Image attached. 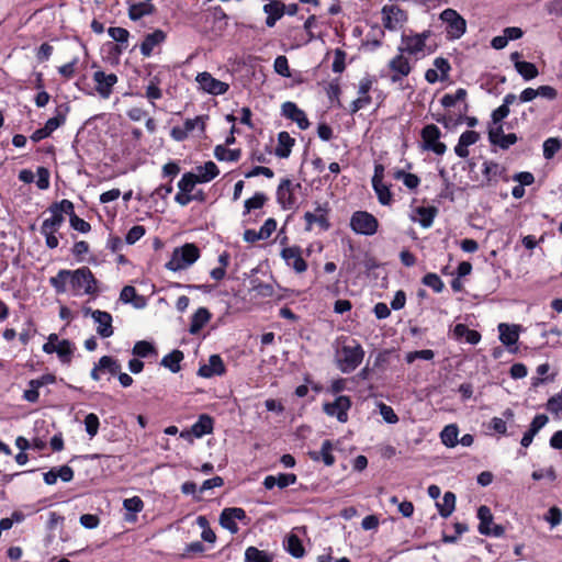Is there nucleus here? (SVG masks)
I'll list each match as a JSON object with an SVG mask.
<instances>
[{"mask_svg":"<svg viewBox=\"0 0 562 562\" xmlns=\"http://www.w3.org/2000/svg\"><path fill=\"white\" fill-rule=\"evenodd\" d=\"M422 283L430 289L435 293H441L445 289V283L440 277L435 272H428L422 278Z\"/></svg>","mask_w":562,"mask_h":562,"instance_id":"obj_50","label":"nucleus"},{"mask_svg":"<svg viewBox=\"0 0 562 562\" xmlns=\"http://www.w3.org/2000/svg\"><path fill=\"white\" fill-rule=\"evenodd\" d=\"M381 14L384 29L392 32L402 29L408 20V13L394 3L383 5Z\"/></svg>","mask_w":562,"mask_h":562,"instance_id":"obj_8","label":"nucleus"},{"mask_svg":"<svg viewBox=\"0 0 562 562\" xmlns=\"http://www.w3.org/2000/svg\"><path fill=\"white\" fill-rule=\"evenodd\" d=\"M123 507L127 512L125 520L130 522L136 521V515L144 509V502L139 496H133L123 501Z\"/></svg>","mask_w":562,"mask_h":562,"instance_id":"obj_30","label":"nucleus"},{"mask_svg":"<svg viewBox=\"0 0 562 562\" xmlns=\"http://www.w3.org/2000/svg\"><path fill=\"white\" fill-rule=\"evenodd\" d=\"M146 233V228L143 225L133 226L125 236V241L128 245H134Z\"/></svg>","mask_w":562,"mask_h":562,"instance_id":"obj_59","label":"nucleus"},{"mask_svg":"<svg viewBox=\"0 0 562 562\" xmlns=\"http://www.w3.org/2000/svg\"><path fill=\"white\" fill-rule=\"evenodd\" d=\"M92 80L95 83L94 88L98 94L103 99H108L112 94L119 78L113 72L106 74L103 70H97L92 75Z\"/></svg>","mask_w":562,"mask_h":562,"instance_id":"obj_15","label":"nucleus"},{"mask_svg":"<svg viewBox=\"0 0 562 562\" xmlns=\"http://www.w3.org/2000/svg\"><path fill=\"white\" fill-rule=\"evenodd\" d=\"M247 518L246 512L240 507H226L220 515V525L235 535L239 528L236 520H244Z\"/></svg>","mask_w":562,"mask_h":562,"instance_id":"obj_17","label":"nucleus"},{"mask_svg":"<svg viewBox=\"0 0 562 562\" xmlns=\"http://www.w3.org/2000/svg\"><path fill=\"white\" fill-rule=\"evenodd\" d=\"M516 70L525 80H532L539 75L537 66L525 60L516 63Z\"/></svg>","mask_w":562,"mask_h":562,"instance_id":"obj_46","label":"nucleus"},{"mask_svg":"<svg viewBox=\"0 0 562 562\" xmlns=\"http://www.w3.org/2000/svg\"><path fill=\"white\" fill-rule=\"evenodd\" d=\"M156 11L154 4L148 2L132 3L128 7V18L132 21H138L146 15H151Z\"/></svg>","mask_w":562,"mask_h":562,"instance_id":"obj_31","label":"nucleus"},{"mask_svg":"<svg viewBox=\"0 0 562 562\" xmlns=\"http://www.w3.org/2000/svg\"><path fill=\"white\" fill-rule=\"evenodd\" d=\"M387 75H381L382 77H389L392 83H400L406 78L413 70V67L408 58L398 52L387 63Z\"/></svg>","mask_w":562,"mask_h":562,"instance_id":"obj_6","label":"nucleus"},{"mask_svg":"<svg viewBox=\"0 0 562 562\" xmlns=\"http://www.w3.org/2000/svg\"><path fill=\"white\" fill-rule=\"evenodd\" d=\"M459 429L457 425H447L440 432L441 442L449 448H453L458 443Z\"/></svg>","mask_w":562,"mask_h":562,"instance_id":"obj_44","label":"nucleus"},{"mask_svg":"<svg viewBox=\"0 0 562 562\" xmlns=\"http://www.w3.org/2000/svg\"><path fill=\"white\" fill-rule=\"evenodd\" d=\"M108 34L111 38L120 44L127 43L130 37V32L126 29L120 26L109 27Z\"/></svg>","mask_w":562,"mask_h":562,"instance_id":"obj_57","label":"nucleus"},{"mask_svg":"<svg viewBox=\"0 0 562 562\" xmlns=\"http://www.w3.org/2000/svg\"><path fill=\"white\" fill-rule=\"evenodd\" d=\"M372 188L376 194L378 201L382 205H391L393 202V194L390 190V186L384 182L372 183Z\"/></svg>","mask_w":562,"mask_h":562,"instance_id":"obj_45","label":"nucleus"},{"mask_svg":"<svg viewBox=\"0 0 562 562\" xmlns=\"http://www.w3.org/2000/svg\"><path fill=\"white\" fill-rule=\"evenodd\" d=\"M544 519L551 525V527H557L562 522V510L558 506H552L549 508Z\"/></svg>","mask_w":562,"mask_h":562,"instance_id":"obj_64","label":"nucleus"},{"mask_svg":"<svg viewBox=\"0 0 562 562\" xmlns=\"http://www.w3.org/2000/svg\"><path fill=\"white\" fill-rule=\"evenodd\" d=\"M121 363L117 359L111 356H102L98 362L94 363L90 376L94 381L101 380L102 373H110L111 375H116L121 371Z\"/></svg>","mask_w":562,"mask_h":562,"instance_id":"obj_19","label":"nucleus"},{"mask_svg":"<svg viewBox=\"0 0 562 562\" xmlns=\"http://www.w3.org/2000/svg\"><path fill=\"white\" fill-rule=\"evenodd\" d=\"M499 339L505 346H513L518 341L519 334L517 326H509L505 323L498 325Z\"/></svg>","mask_w":562,"mask_h":562,"instance_id":"obj_34","label":"nucleus"},{"mask_svg":"<svg viewBox=\"0 0 562 562\" xmlns=\"http://www.w3.org/2000/svg\"><path fill=\"white\" fill-rule=\"evenodd\" d=\"M562 143L559 138L550 137L543 143V156L546 159H551L561 149Z\"/></svg>","mask_w":562,"mask_h":562,"instance_id":"obj_52","label":"nucleus"},{"mask_svg":"<svg viewBox=\"0 0 562 562\" xmlns=\"http://www.w3.org/2000/svg\"><path fill=\"white\" fill-rule=\"evenodd\" d=\"M420 137L425 150H430L438 156H441L446 153L447 146L445 143L440 142L441 132L437 125H425L420 131Z\"/></svg>","mask_w":562,"mask_h":562,"instance_id":"obj_10","label":"nucleus"},{"mask_svg":"<svg viewBox=\"0 0 562 562\" xmlns=\"http://www.w3.org/2000/svg\"><path fill=\"white\" fill-rule=\"evenodd\" d=\"M85 315L90 314L95 323H98L97 333L102 338H109L113 335V326H112V315L109 312L94 310L92 311L90 307L83 310Z\"/></svg>","mask_w":562,"mask_h":562,"instance_id":"obj_18","label":"nucleus"},{"mask_svg":"<svg viewBox=\"0 0 562 562\" xmlns=\"http://www.w3.org/2000/svg\"><path fill=\"white\" fill-rule=\"evenodd\" d=\"M302 188L301 183H293L290 179H282L277 188V202L282 210H293L297 206L295 191Z\"/></svg>","mask_w":562,"mask_h":562,"instance_id":"obj_7","label":"nucleus"},{"mask_svg":"<svg viewBox=\"0 0 562 562\" xmlns=\"http://www.w3.org/2000/svg\"><path fill=\"white\" fill-rule=\"evenodd\" d=\"M434 66L437 71H440V80H447L449 77V71L451 70V66L448 59L443 57H437L434 60Z\"/></svg>","mask_w":562,"mask_h":562,"instance_id":"obj_62","label":"nucleus"},{"mask_svg":"<svg viewBox=\"0 0 562 562\" xmlns=\"http://www.w3.org/2000/svg\"><path fill=\"white\" fill-rule=\"evenodd\" d=\"M364 357L363 348L356 342L355 346L345 345L341 348V358L339 359V369L344 373H350L358 368Z\"/></svg>","mask_w":562,"mask_h":562,"instance_id":"obj_9","label":"nucleus"},{"mask_svg":"<svg viewBox=\"0 0 562 562\" xmlns=\"http://www.w3.org/2000/svg\"><path fill=\"white\" fill-rule=\"evenodd\" d=\"M297 481V476L294 473H279L277 476L267 475L262 482L266 490H272L274 486L279 488H285L289 485L294 484Z\"/></svg>","mask_w":562,"mask_h":562,"instance_id":"obj_27","label":"nucleus"},{"mask_svg":"<svg viewBox=\"0 0 562 562\" xmlns=\"http://www.w3.org/2000/svg\"><path fill=\"white\" fill-rule=\"evenodd\" d=\"M268 201V195L263 192H256L251 198L247 199L244 203L243 215L249 214L252 210L261 209Z\"/></svg>","mask_w":562,"mask_h":562,"instance_id":"obj_42","label":"nucleus"},{"mask_svg":"<svg viewBox=\"0 0 562 562\" xmlns=\"http://www.w3.org/2000/svg\"><path fill=\"white\" fill-rule=\"evenodd\" d=\"M330 206L328 202L325 203H317L314 212H305L304 213V222L305 232H312L314 228V225H317L319 231L327 232L330 227V221H329V214H330Z\"/></svg>","mask_w":562,"mask_h":562,"instance_id":"obj_3","label":"nucleus"},{"mask_svg":"<svg viewBox=\"0 0 562 562\" xmlns=\"http://www.w3.org/2000/svg\"><path fill=\"white\" fill-rule=\"evenodd\" d=\"M48 211L50 212L52 216L49 218L44 220L41 226V231L46 232L47 229H50L59 232L60 227L65 222L64 215L58 210H55L52 204L49 205Z\"/></svg>","mask_w":562,"mask_h":562,"instance_id":"obj_35","label":"nucleus"},{"mask_svg":"<svg viewBox=\"0 0 562 562\" xmlns=\"http://www.w3.org/2000/svg\"><path fill=\"white\" fill-rule=\"evenodd\" d=\"M477 518L480 524L477 530L483 536L502 537L505 533V528L502 525L493 524V514L486 505H481L477 509Z\"/></svg>","mask_w":562,"mask_h":562,"instance_id":"obj_13","label":"nucleus"},{"mask_svg":"<svg viewBox=\"0 0 562 562\" xmlns=\"http://www.w3.org/2000/svg\"><path fill=\"white\" fill-rule=\"evenodd\" d=\"M435 358V352L431 349H423V350H416L407 352L405 356V361L407 363H413L417 359H423L430 361Z\"/></svg>","mask_w":562,"mask_h":562,"instance_id":"obj_54","label":"nucleus"},{"mask_svg":"<svg viewBox=\"0 0 562 562\" xmlns=\"http://www.w3.org/2000/svg\"><path fill=\"white\" fill-rule=\"evenodd\" d=\"M286 551L294 558H302L305 554V549L301 539L296 535H290L286 541Z\"/></svg>","mask_w":562,"mask_h":562,"instance_id":"obj_47","label":"nucleus"},{"mask_svg":"<svg viewBox=\"0 0 562 562\" xmlns=\"http://www.w3.org/2000/svg\"><path fill=\"white\" fill-rule=\"evenodd\" d=\"M162 90L158 86H146L145 93L143 97H145L148 102L155 108L156 101L160 100L162 98Z\"/></svg>","mask_w":562,"mask_h":562,"instance_id":"obj_60","label":"nucleus"},{"mask_svg":"<svg viewBox=\"0 0 562 562\" xmlns=\"http://www.w3.org/2000/svg\"><path fill=\"white\" fill-rule=\"evenodd\" d=\"M226 372L225 364L220 355H212L209 358V363L202 364L198 370V375L202 378H212L215 375H223Z\"/></svg>","mask_w":562,"mask_h":562,"instance_id":"obj_24","label":"nucleus"},{"mask_svg":"<svg viewBox=\"0 0 562 562\" xmlns=\"http://www.w3.org/2000/svg\"><path fill=\"white\" fill-rule=\"evenodd\" d=\"M166 40L167 34L160 29L155 30L153 33L146 34L139 46L140 54L144 57L151 56L154 48L165 43Z\"/></svg>","mask_w":562,"mask_h":562,"instance_id":"obj_23","label":"nucleus"},{"mask_svg":"<svg viewBox=\"0 0 562 562\" xmlns=\"http://www.w3.org/2000/svg\"><path fill=\"white\" fill-rule=\"evenodd\" d=\"M213 430L214 418L209 414H201L199 415L198 420L189 429H183L180 432V437L192 443L194 438H202L212 434Z\"/></svg>","mask_w":562,"mask_h":562,"instance_id":"obj_11","label":"nucleus"},{"mask_svg":"<svg viewBox=\"0 0 562 562\" xmlns=\"http://www.w3.org/2000/svg\"><path fill=\"white\" fill-rule=\"evenodd\" d=\"M393 178L395 180H402L404 186L409 190H415L420 184V179L417 175L406 172L403 169L395 170L393 172Z\"/></svg>","mask_w":562,"mask_h":562,"instance_id":"obj_41","label":"nucleus"},{"mask_svg":"<svg viewBox=\"0 0 562 562\" xmlns=\"http://www.w3.org/2000/svg\"><path fill=\"white\" fill-rule=\"evenodd\" d=\"M198 183L201 182L195 173L189 171L184 172L178 182L179 191L177 194H191Z\"/></svg>","mask_w":562,"mask_h":562,"instance_id":"obj_37","label":"nucleus"},{"mask_svg":"<svg viewBox=\"0 0 562 562\" xmlns=\"http://www.w3.org/2000/svg\"><path fill=\"white\" fill-rule=\"evenodd\" d=\"M456 495L454 493L448 491L443 494L442 503L437 502L436 506L438 508L439 515L442 518H448L456 509Z\"/></svg>","mask_w":562,"mask_h":562,"instance_id":"obj_38","label":"nucleus"},{"mask_svg":"<svg viewBox=\"0 0 562 562\" xmlns=\"http://www.w3.org/2000/svg\"><path fill=\"white\" fill-rule=\"evenodd\" d=\"M419 216V224L424 228H428L432 225L435 217L438 214V209L435 206H418L415 210Z\"/></svg>","mask_w":562,"mask_h":562,"instance_id":"obj_39","label":"nucleus"},{"mask_svg":"<svg viewBox=\"0 0 562 562\" xmlns=\"http://www.w3.org/2000/svg\"><path fill=\"white\" fill-rule=\"evenodd\" d=\"M263 11L267 14L266 25L273 27L277 21L285 14V4L281 0H271L263 5Z\"/></svg>","mask_w":562,"mask_h":562,"instance_id":"obj_26","label":"nucleus"},{"mask_svg":"<svg viewBox=\"0 0 562 562\" xmlns=\"http://www.w3.org/2000/svg\"><path fill=\"white\" fill-rule=\"evenodd\" d=\"M281 114L292 122H295L300 130L304 131L310 126V121L305 112L292 101H286L281 105Z\"/></svg>","mask_w":562,"mask_h":562,"instance_id":"obj_22","label":"nucleus"},{"mask_svg":"<svg viewBox=\"0 0 562 562\" xmlns=\"http://www.w3.org/2000/svg\"><path fill=\"white\" fill-rule=\"evenodd\" d=\"M133 355L138 358H147L150 355H157L154 345L146 340L137 341L132 350Z\"/></svg>","mask_w":562,"mask_h":562,"instance_id":"obj_51","label":"nucleus"},{"mask_svg":"<svg viewBox=\"0 0 562 562\" xmlns=\"http://www.w3.org/2000/svg\"><path fill=\"white\" fill-rule=\"evenodd\" d=\"M430 35L429 31H424L423 33L407 35L405 33L402 34V45L398 46L397 50L403 55H417L424 52L426 47V41Z\"/></svg>","mask_w":562,"mask_h":562,"instance_id":"obj_12","label":"nucleus"},{"mask_svg":"<svg viewBox=\"0 0 562 562\" xmlns=\"http://www.w3.org/2000/svg\"><path fill=\"white\" fill-rule=\"evenodd\" d=\"M196 82L205 92L214 95L224 94L229 89L228 83L214 78L210 72H201L196 76Z\"/></svg>","mask_w":562,"mask_h":562,"instance_id":"obj_20","label":"nucleus"},{"mask_svg":"<svg viewBox=\"0 0 562 562\" xmlns=\"http://www.w3.org/2000/svg\"><path fill=\"white\" fill-rule=\"evenodd\" d=\"M453 528L456 530V535L450 536L442 533V542L445 543H456L459 537L469 530L468 525L464 522H454Z\"/></svg>","mask_w":562,"mask_h":562,"instance_id":"obj_58","label":"nucleus"},{"mask_svg":"<svg viewBox=\"0 0 562 562\" xmlns=\"http://www.w3.org/2000/svg\"><path fill=\"white\" fill-rule=\"evenodd\" d=\"M214 157L218 161L236 162L241 157V149L240 148L229 149V148L225 147L224 145H216L214 148Z\"/></svg>","mask_w":562,"mask_h":562,"instance_id":"obj_33","label":"nucleus"},{"mask_svg":"<svg viewBox=\"0 0 562 562\" xmlns=\"http://www.w3.org/2000/svg\"><path fill=\"white\" fill-rule=\"evenodd\" d=\"M196 176L201 183H206L215 179L220 175V169L212 160L206 161L203 166L196 167Z\"/></svg>","mask_w":562,"mask_h":562,"instance_id":"obj_32","label":"nucleus"},{"mask_svg":"<svg viewBox=\"0 0 562 562\" xmlns=\"http://www.w3.org/2000/svg\"><path fill=\"white\" fill-rule=\"evenodd\" d=\"M350 407V397L340 395L334 402L324 403L323 411L328 416H336L340 423H346L348 420V411Z\"/></svg>","mask_w":562,"mask_h":562,"instance_id":"obj_16","label":"nucleus"},{"mask_svg":"<svg viewBox=\"0 0 562 562\" xmlns=\"http://www.w3.org/2000/svg\"><path fill=\"white\" fill-rule=\"evenodd\" d=\"M350 228L356 234L372 236L378 232L379 221L367 211H356L350 217Z\"/></svg>","mask_w":562,"mask_h":562,"instance_id":"obj_4","label":"nucleus"},{"mask_svg":"<svg viewBox=\"0 0 562 562\" xmlns=\"http://www.w3.org/2000/svg\"><path fill=\"white\" fill-rule=\"evenodd\" d=\"M468 95V92L464 88H459L454 93H446L440 102L443 108H452L459 101H464Z\"/></svg>","mask_w":562,"mask_h":562,"instance_id":"obj_48","label":"nucleus"},{"mask_svg":"<svg viewBox=\"0 0 562 562\" xmlns=\"http://www.w3.org/2000/svg\"><path fill=\"white\" fill-rule=\"evenodd\" d=\"M55 210H58L63 215L67 214L69 216V220H71V216L77 215L75 213V206L74 203L70 200H61L59 202L52 203Z\"/></svg>","mask_w":562,"mask_h":562,"instance_id":"obj_63","label":"nucleus"},{"mask_svg":"<svg viewBox=\"0 0 562 562\" xmlns=\"http://www.w3.org/2000/svg\"><path fill=\"white\" fill-rule=\"evenodd\" d=\"M280 255L286 266L292 268L296 273H303L307 270L308 266L302 256V249L300 246L294 245L284 247Z\"/></svg>","mask_w":562,"mask_h":562,"instance_id":"obj_14","label":"nucleus"},{"mask_svg":"<svg viewBox=\"0 0 562 562\" xmlns=\"http://www.w3.org/2000/svg\"><path fill=\"white\" fill-rule=\"evenodd\" d=\"M245 562H272V558L256 547H248L245 552Z\"/></svg>","mask_w":562,"mask_h":562,"instance_id":"obj_49","label":"nucleus"},{"mask_svg":"<svg viewBox=\"0 0 562 562\" xmlns=\"http://www.w3.org/2000/svg\"><path fill=\"white\" fill-rule=\"evenodd\" d=\"M69 112L70 105L68 102L60 103L55 108L54 116L48 119L44 125L50 135L66 123Z\"/></svg>","mask_w":562,"mask_h":562,"instance_id":"obj_25","label":"nucleus"},{"mask_svg":"<svg viewBox=\"0 0 562 562\" xmlns=\"http://www.w3.org/2000/svg\"><path fill=\"white\" fill-rule=\"evenodd\" d=\"M67 282L75 296L90 295L98 296L99 281L89 267H80L76 270L60 269L55 277L49 278V284L57 294L67 291Z\"/></svg>","mask_w":562,"mask_h":562,"instance_id":"obj_1","label":"nucleus"},{"mask_svg":"<svg viewBox=\"0 0 562 562\" xmlns=\"http://www.w3.org/2000/svg\"><path fill=\"white\" fill-rule=\"evenodd\" d=\"M75 351L74 344L68 339L58 341L56 353L63 363H70Z\"/></svg>","mask_w":562,"mask_h":562,"instance_id":"obj_43","label":"nucleus"},{"mask_svg":"<svg viewBox=\"0 0 562 562\" xmlns=\"http://www.w3.org/2000/svg\"><path fill=\"white\" fill-rule=\"evenodd\" d=\"M507 170L504 166L499 165L498 162H495L493 160H486L483 162V182L481 183V187H487L492 183H496L498 179H503L504 181H507Z\"/></svg>","mask_w":562,"mask_h":562,"instance_id":"obj_21","label":"nucleus"},{"mask_svg":"<svg viewBox=\"0 0 562 562\" xmlns=\"http://www.w3.org/2000/svg\"><path fill=\"white\" fill-rule=\"evenodd\" d=\"M333 450V443L330 440L326 439L322 443L321 454L324 463L328 467L333 465L335 463V457L331 453Z\"/></svg>","mask_w":562,"mask_h":562,"instance_id":"obj_61","label":"nucleus"},{"mask_svg":"<svg viewBox=\"0 0 562 562\" xmlns=\"http://www.w3.org/2000/svg\"><path fill=\"white\" fill-rule=\"evenodd\" d=\"M274 71L285 78L291 77L288 58L284 55H279L273 63Z\"/></svg>","mask_w":562,"mask_h":562,"instance_id":"obj_55","label":"nucleus"},{"mask_svg":"<svg viewBox=\"0 0 562 562\" xmlns=\"http://www.w3.org/2000/svg\"><path fill=\"white\" fill-rule=\"evenodd\" d=\"M183 358V352L181 350L175 349L161 359L160 364L169 369L172 373H177L181 370L180 363Z\"/></svg>","mask_w":562,"mask_h":562,"instance_id":"obj_36","label":"nucleus"},{"mask_svg":"<svg viewBox=\"0 0 562 562\" xmlns=\"http://www.w3.org/2000/svg\"><path fill=\"white\" fill-rule=\"evenodd\" d=\"M439 18L446 23L448 38L458 40L465 33L467 22L454 9H445Z\"/></svg>","mask_w":562,"mask_h":562,"instance_id":"obj_5","label":"nucleus"},{"mask_svg":"<svg viewBox=\"0 0 562 562\" xmlns=\"http://www.w3.org/2000/svg\"><path fill=\"white\" fill-rule=\"evenodd\" d=\"M346 52L340 49V48H336L335 49V53H334V61H333V65H331V69L334 72H337V74H340L345 70L346 68Z\"/></svg>","mask_w":562,"mask_h":562,"instance_id":"obj_56","label":"nucleus"},{"mask_svg":"<svg viewBox=\"0 0 562 562\" xmlns=\"http://www.w3.org/2000/svg\"><path fill=\"white\" fill-rule=\"evenodd\" d=\"M294 145L295 139L291 137V135L288 132H280L278 134V145L274 149L276 156L279 158H288Z\"/></svg>","mask_w":562,"mask_h":562,"instance_id":"obj_28","label":"nucleus"},{"mask_svg":"<svg viewBox=\"0 0 562 562\" xmlns=\"http://www.w3.org/2000/svg\"><path fill=\"white\" fill-rule=\"evenodd\" d=\"M207 200V194L202 190V189H198L191 193V194H176L175 195V201L181 205V206H187L189 203H191L192 201H198L200 203H205Z\"/></svg>","mask_w":562,"mask_h":562,"instance_id":"obj_40","label":"nucleus"},{"mask_svg":"<svg viewBox=\"0 0 562 562\" xmlns=\"http://www.w3.org/2000/svg\"><path fill=\"white\" fill-rule=\"evenodd\" d=\"M83 424H85L87 434L90 436V438H93L99 431V427H100L99 417L94 413H90L85 417Z\"/></svg>","mask_w":562,"mask_h":562,"instance_id":"obj_53","label":"nucleus"},{"mask_svg":"<svg viewBox=\"0 0 562 562\" xmlns=\"http://www.w3.org/2000/svg\"><path fill=\"white\" fill-rule=\"evenodd\" d=\"M201 256L200 248L193 243H186L181 247H176L165 268L169 271H180L192 266Z\"/></svg>","mask_w":562,"mask_h":562,"instance_id":"obj_2","label":"nucleus"},{"mask_svg":"<svg viewBox=\"0 0 562 562\" xmlns=\"http://www.w3.org/2000/svg\"><path fill=\"white\" fill-rule=\"evenodd\" d=\"M212 314L205 307H199L191 317L189 333L195 335L206 325L211 319Z\"/></svg>","mask_w":562,"mask_h":562,"instance_id":"obj_29","label":"nucleus"}]
</instances>
